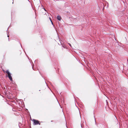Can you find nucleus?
Wrapping results in <instances>:
<instances>
[{"label":"nucleus","instance_id":"7ed1b4c3","mask_svg":"<svg viewBox=\"0 0 128 128\" xmlns=\"http://www.w3.org/2000/svg\"><path fill=\"white\" fill-rule=\"evenodd\" d=\"M57 19L59 20H60L61 19V16H57Z\"/></svg>","mask_w":128,"mask_h":128},{"label":"nucleus","instance_id":"423d86ee","mask_svg":"<svg viewBox=\"0 0 128 128\" xmlns=\"http://www.w3.org/2000/svg\"><path fill=\"white\" fill-rule=\"evenodd\" d=\"M2 119H3V116H2Z\"/></svg>","mask_w":128,"mask_h":128},{"label":"nucleus","instance_id":"1a4fd4ad","mask_svg":"<svg viewBox=\"0 0 128 128\" xmlns=\"http://www.w3.org/2000/svg\"><path fill=\"white\" fill-rule=\"evenodd\" d=\"M44 10H46L45 9H44Z\"/></svg>","mask_w":128,"mask_h":128},{"label":"nucleus","instance_id":"f257e3e1","mask_svg":"<svg viewBox=\"0 0 128 128\" xmlns=\"http://www.w3.org/2000/svg\"><path fill=\"white\" fill-rule=\"evenodd\" d=\"M3 71L4 73L5 72L7 74L8 77L10 80L12 81V79L11 75V74L9 72L8 70H7L6 71H5L3 70Z\"/></svg>","mask_w":128,"mask_h":128},{"label":"nucleus","instance_id":"39448f33","mask_svg":"<svg viewBox=\"0 0 128 128\" xmlns=\"http://www.w3.org/2000/svg\"><path fill=\"white\" fill-rule=\"evenodd\" d=\"M51 20V22H52V24H53V23H52V21H51V20Z\"/></svg>","mask_w":128,"mask_h":128},{"label":"nucleus","instance_id":"f03ea898","mask_svg":"<svg viewBox=\"0 0 128 128\" xmlns=\"http://www.w3.org/2000/svg\"><path fill=\"white\" fill-rule=\"evenodd\" d=\"M33 122L34 125H37L38 124L39 125L40 124V123L39 122V121L38 120L35 119H33Z\"/></svg>","mask_w":128,"mask_h":128},{"label":"nucleus","instance_id":"0eeeda50","mask_svg":"<svg viewBox=\"0 0 128 128\" xmlns=\"http://www.w3.org/2000/svg\"><path fill=\"white\" fill-rule=\"evenodd\" d=\"M51 122H53V121H52V120H51Z\"/></svg>","mask_w":128,"mask_h":128},{"label":"nucleus","instance_id":"6e6552de","mask_svg":"<svg viewBox=\"0 0 128 128\" xmlns=\"http://www.w3.org/2000/svg\"><path fill=\"white\" fill-rule=\"evenodd\" d=\"M8 36V37H9V36Z\"/></svg>","mask_w":128,"mask_h":128},{"label":"nucleus","instance_id":"20e7f679","mask_svg":"<svg viewBox=\"0 0 128 128\" xmlns=\"http://www.w3.org/2000/svg\"><path fill=\"white\" fill-rule=\"evenodd\" d=\"M69 44V45H70V46H71V44Z\"/></svg>","mask_w":128,"mask_h":128}]
</instances>
